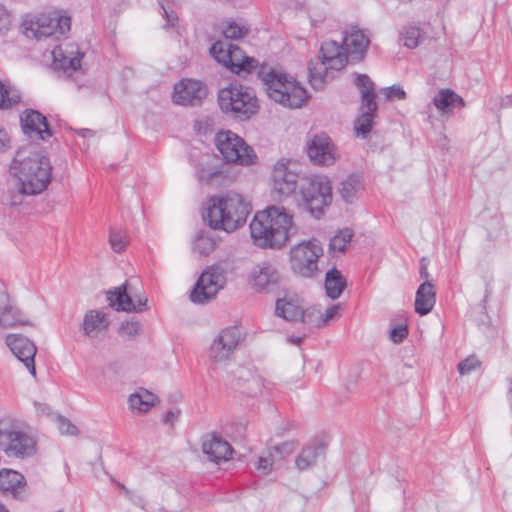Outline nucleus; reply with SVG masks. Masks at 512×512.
<instances>
[{
	"instance_id": "nucleus-1",
	"label": "nucleus",
	"mask_w": 512,
	"mask_h": 512,
	"mask_svg": "<svg viewBox=\"0 0 512 512\" xmlns=\"http://www.w3.org/2000/svg\"><path fill=\"white\" fill-rule=\"evenodd\" d=\"M249 227L254 245L262 249H280L296 232L293 215L277 205L258 211Z\"/></svg>"
},
{
	"instance_id": "nucleus-2",
	"label": "nucleus",
	"mask_w": 512,
	"mask_h": 512,
	"mask_svg": "<svg viewBox=\"0 0 512 512\" xmlns=\"http://www.w3.org/2000/svg\"><path fill=\"white\" fill-rule=\"evenodd\" d=\"M10 171L18 179L21 192L27 195H36L46 190L52 178L49 158L32 146L17 151Z\"/></svg>"
},
{
	"instance_id": "nucleus-3",
	"label": "nucleus",
	"mask_w": 512,
	"mask_h": 512,
	"mask_svg": "<svg viewBox=\"0 0 512 512\" xmlns=\"http://www.w3.org/2000/svg\"><path fill=\"white\" fill-rule=\"evenodd\" d=\"M250 212L251 205L242 195L228 193L209 199L205 218L212 229L231 233L245 225Z\"/></svg>"
},
{
	"instance_id": "nucleus-4",
	"label": "nucleus",
	"mask_w": 512,
	"mask_h": 512,
	"mask_svg": "<svg viewBox=\"0 0 512 512\" xmlns=\"http://www.w3.org/2000/svg\"><path fill=\"white\" fill-rule=\"evenodd\" d=\"M348 54L344 45L329 40L322 43L320 56L317 60H311L308 64V78L310 85L315 90H321L325 84L334 77V71L345 67Z\"/></svg>"
},
{
	"instance_id": "nucleus-5",
	"label": "nucleus",
	"mask_w": 512,
	"mask_h": 512,
	"mask_svg": "<svg viewBox=\"0 0 512 512\" xmlns=\"http://www.w3.org/2000/svg\"><path fill=\"white\" fill-rule=\"evenodd\" d=\"M260 77L268 97L274 102L295 109L307 101V91L294 78L274 69L262 70Z\"/></svg>"
},
{
	"instance_id": "nucleus-6",
	"label": "nucleus",
	"mask_w": 512,
	"mask_h": 512,
	"mask_svg": "<svg viewBox=\"0 0 512 512\" xmlns=\"http://www.w3.org/2000/svg\"><path fill=\"white\" fill-rule=\"evenodd\" d=\"M217 100L222 112L239 120L250 119L259 110L255 91L240 83H231L220 89Z\"/></svg>"
},
{
	"instance_id": "nucleus-7",
	"label": "nucleus",
	"mask_w": 512,
	"mask_h": 512,
	"mask_svg": "<svg viewBox=\"0 0 512 512\" xmlns=\"http://www.w3.org/2000/svg\"><path fill=\"white\" fill-rule=\"evenodd\" d=\"M355 85L361 94V106L353 130L357 138L365 139L372 130L377 110L374 84L367 75L359 74L355 77Z\"/></svg>"
},
{
	"instance_id": "nucleus-8",
	"label": "nucleus",
	"mask_w": 512,
	"mask_h": 512,
	"mask_svg": "<svg viewBox=\"0 0 512 512\" xmlns=\"http://www.w3.org/2000/svg\"><path fill=\"white\" fill-rule=\"evenodd\" d=\"M301 195L306 209L319 219L332 202L331 181L321 175L309 177L301 187Z\"/></svg>"
},
{
	"instance_id": "nucleus-9",
	"label": "nucleus",
	"mask_w": 512,
	"mask_h": 512,
	"mask_svg": "<svg viewBox=\"0 0 512 512\" xmlns=\"http://www.w3.org/2000/svg\"><path fill=\"white\" fill-rule=\"evenodd\" d=\"M215 145L228 163L248 166L254 164L257 159L254 150L245 143L243 138L230 130L219 131L215 136Z\"/></svg>"
},
{
	"instance_id": "nucleus-10",
	"label": "nucleus",
	"mask_w": 512,
	"mask_h": 512,
	"mask_svg": "<svg viewBox=\"0 0 512 512\" xmlns=\"http://www.w3.org/2000/svg\"><path fill=\"white\" fill-rule=\"evenodd\" d=\"M71 19L66 14L54 10L25 20V34L38 40L54 35L65 34L70 30Z\"/></svg>"
},
{
	"instance_id": "nucleus-11",
	"label": "nucleus",
	"mask_w": 512,
	"mask_h": 512,
	"mask_svg": "<svg viewBox=\"0 0 512 512\" xmlns=\"http://www.w3.org/2000/svg\"><path fill=\"white\" fill-rule=\"evenodd\" d=\"M323 248L317 239L302 241L290 250V266L294 273L302 277H313L318 271V260Z\"/></svg>"
},
{
	"instance_id": "nucleus-12",
	"label": "nucleus",
	"mask_w": 512,
	"mask_h": 512,
	"mask_svg": "<svg viewBox=\"0 0 512 512\" xmlns=\"http://www.w3.org/2000/svg\"><path fill=\"white\" fill-rule=\"evenodd\" d=\"M240 339L241 333L237 327L230 326L222 329L210 345L208 353L209 368L215 370L220 365L229 362L239 345Z\"/></svg>"
},
{
	"instance_id": "nucleus-13",
	"label": "nucleus",
	"mask_w": 512,
	"mask_h": 512,
	"mask_svg": "<svg viewBox=\"0 0 512 512\" xmlns=\"http://www.w3.org/2000/svg\"><path fill=\"white\" fill-rule=\"evenodd\" d=\"M0 450L9 457L24 458L35 452L34 439L9 422L0 423Z\"/></svg>"
},
{
	"instance_id": "nucleus-14",
	"label": "nucleus",
	"mask_w": 512,
	"mask_h": 512,
	"mask_svg": "<svg viewBox=\"0 0 512 512\" xmlns=\"http://www.w3.org/2000/svg\"><path fill=\"white\" fill-rule=\"evenodd\" d=\"M226 283L224 273L217 267H208L198 278L190 299L194 303L204 304L215 298Z\"/></svg>"
},
{
	"instance_id": "nucleus-15",
	"label": "nucleus",
	"mask_w": 512,
	"mask_h": 512,
	"mask_svg": "<svg viewBox=\"0 0 512 512\" xmlns=\"http://www.w3.org/2000/svg\"><path fill=\"white\" fill-rule=\"evenodd\" d=\"M208 95L207 85L201 80L183 78L174 84L172 101L180 106H199Z\"/></svg>"
},
{
	"instance_id": "nucleus-16",
	"label": "nucleus",
	"mask_w": 512,
	"mask_h": 512,
	"mask_svg": "<svg viewBox=\"0 0 512 512\" xmlns=\"http://www.w3.org/2000/svg\"><path fill=\"white\" fill-rule=\"evenodd\" d=\"M306 148L310 161L318 166L333 165L338 158L336 146L325 133L314 135Z\"/></svg>"
},
{
	"instance_id": "nucleus-17",
	"label": "nucleus",
	"mask_w": 512,
	"mask_h": 512,
	"mask_svg": "<svg viewBox=\"0 0 512 512\" xmlns=\"http://www.w3.org/2000/svg\"><path fill=\"white\" fill-rule=\"evenodd\" d=\"M297 164L291 160L281 159L272 170V187L281 195H290L298 184Z\"/></svg>"
},
{
	"instance_id": "nucleus-18",
	"label": "nucleus",
	"mask_w": 512,
	"mask_h": 512,
	"mask_svg": "<svg viewBox=\"0 0 512 512\" xmlns=\"http://www.w3.org/2000/svg\"><path fill=\"white\" fill-rule=\"evenodd\" d=\"M6 344L12 353L25 365L29 373L35 377V355L37 348L27 337L20 334H10L6 337Z\"/></svg>"
},
{
	"instance_id": "nucleus-19",
	"label": "nucleus",
	"mask_w": 512,
	"mask_h": 512,
	"mask_svg": "<svg viewBox=\"0 0 512 512\" xmlns=\"http://www.w3.org/2000/svg\"><path fill=\"white\" fill-rule=\"evenodd\" d=\"M21 126L30 139L47 140L52 137L46 117L39 111L27 109L21 115Z\"/></svg>"
},
{
	"instance_id": "nucleus-20",
	"label": "nucleus",
	"mask_w": 512,
	"mask_h": 512,
	"mask_svg": "<svg viewBox=\"0 0 512 512\" xmlns=\"http://www.w3.org/2000/svg\"><path fill=\"white\" fill-rule=\"evenodd\" d=\"M107 301L112 308L125 312H142L147 305L146 297L134 299L129 295L125 284L115 288L114 291H109Z\"/></svg>"
},
{
	"instance_id": "nucleus-21",
	"label": "nucleus",
	"mask_w": 512,
	"mask_h": 512,
	"mask_svg": "<svg viewBox=\"0 0 512 512\" xmlns=\"http://www.w3.org/2000/svg\"><path fill=\"white\" fill-rule=\"evenodd\" d=\"M279 279L278 269L268 261L256 265L251 274L252 285L258 291L269 290L279 282Z\"/></svg>"
},
{
	"instance_id": "nucleus-22",
	"label": "nucleus",
	"mask_w": 512,
	"mask_h": 512,
	"mask_svg": "<svg viewBox=\"0 0 512 512\" xmlns=\"http://www.w3.org/2000/svg\"><path fill=\"white\" fill-rule=\"evenodd\" d=\"M0 490L14 498H23L27 493L24 476L14 470H0Z\"/></svg>"
},
{
	"instance_id": "nucleus-23",
	"label": "nucleus",
	"mask_w": 512,
	"mask_h": 512,
	"mask_svg": "<svg viewBox=\"0 0 512 512\" xmlns=\"http://www.w3.org/2000/svg\"><path fill=\"white\" fill-rule=\"evenodd\" d=\"M109 324L110 319L105 312L98 309H91L84 315L82 330L89 338H97L107 331Z\"/></svg>"
},
{
	"instance_id": "nucleus-24",
	"label": "nucleus",
	"mask_w": 512,
	"mask_h": 512,
	"mask_svg": "<svg viewBox=\"0 0 512 512\" xmlns=\"http://www.w3.org/2000/svg\"><path fill=\"white\" fill-rule=\"evenodd\" d=\"M275 312L277 316L287 321H301L308 324V309L304 310L294 299H278L276 301Z\"/></svg>"
},
{
	"instance_id": "nucleus-25",
	"label": "nucleus",
	"mask_w": 512,
	"mask_h": 512,
	"mask_svg": "<svg viewBox=\"0 0 512 512\" xmlns=\"http://www.w3.org/2000/svg\"><path fill=\"white\" fill-rule=\"evenodd\" d=\"M435 302V286L430 281H424L416 291L415 312L421 316L427 315L433 309Z\"/></svg>"
},
{
	"instance_id": "nucleus-26",
	"label": "nucleus",
	"mask_w": 512,
	"mask_h": 512,
	"mask_svg": "<svg viewBox=\"0 0 512 512\" xmlns=\"http://www.w3.org/2000/svg\"><path fill=\"white\" fill-rule=\"evenodd\" d=\"M202 451L208 456L209 460L217 463L222 460H228L233 449L227 441L213 435L210 439L203 442Z\"/></svg>"
},
{
	"instance_id": "nucleus-27",
	"label": "nucleus",
	"mask_w": 512,
	"mask_h": 512,
	"mask_svg": "<svg viewBox=\"0 0 512 512\" xmlns=\"http://www.w3.org/2000/svg\"><path fill=\"white\" fill-rule=\"evenodd\" d=\"M433 104L441 115L452 114L455 108L465 106L463 98L448 88L439 90L433 98Z\"/></svg>"
},
{
	"instance_id": "nucleus-28",
	"label": "nucleus",
	"mask_w": 512,
	"mask_h": 512,
	"mask_svg": "<svg viewBox=\"0 0 512 512\" xmlns=\"http://www.w3.org/2000/svg\"><path fill=\"white\" fill-rule=\"evenodd\" d=\"M364 191L362 177L357 174H351L340 182L338 192L341 199L347 204L355 203Z\"/></svg>"
},
{
	"instance_id": "nucleus-29",
	"label": "nucleus",
	"mask_w": 512,
	"mask_h": 512,
	"mask_svg": "<svg viewBox=\"0 0 512 512\" xmlns=\"http://www.w3.org/2000/svg\"><path fill=\"white\" fill-rule=\"evenodd\" d=\"M53 64L55 68L62 69L65 73L76 72L81 67L83 54L76 51L69 52V55L61 48L57 47L53 50Z\"/></svg>"
},
{
	"instance_id": "nucleus-30",
	"label": "nucleus",
	"mask_w": 512,
	"mask_h": 512,
	"mask_svg": "<svg viewBox=\"0 0 512 512\" xmlns=\"http://www.w3.org/2000/svg\"><path fill=\"white\" fill-rule=\"evenodd\" d=\"M343 307L341 304H334L321 312L317 307L308 308V324L317 328L325 327L341 316Z\"/></svg>"
},
{
	"instance_id": "nucleus-31",
	"label": "nucleus",
	"mask_w": 512,
	"mask_h": 512,
	"mask_svg": "<svg viewBox=\"0 0 512 512\" xmlns=\"http://www.w3.org/2000/svg\"><path fill=\"white\" fill-rule=\"evenodd\" d=\"M227 57L228 63L226 67L237 74L241 72L250 73L257 65V61L254 58L246 56L242 49L236 45H233Z\"/></svg>"
},
{
	"instance_id": "nucleus-32",
	"label": "nucleus",
	"mask_w": 512,
	"mask_h": 512,
	"mask_svg": "<svg viewBox=\"0 0 512 512\" xmlns=\"http://www.w3.org/2000/svg\"><path fill=\"white\" fill-rule=\"evenodd\" d=\"M323 451L324 445L320 442H313L304 446L295 459L297 469L304 471L313 467Z\"/></svg>"
},
{
	"instance_id": "nucleus-33",
	"label": "nucleus",
	"mask_w": 512,
	"mask_h": 512,
	"mask_svg": "<svg viewBox=\"0 0 512 512\" xmlns=\"http://www.w3.org/2000/svg\"><path fill=\"white\" fill-rule=\"evenodd\" d=\"M1 298H5L3 301L0 299V326L12 327L18 324H28L24 320L22 312L10 303V300L6 294H3Z\"/></svg>"
},
{
	"instance_id": "nucleus-34",
	"label": "nucleus",
	"mask_w": 512,
	"mask_h": 512,
	"mask_svg": "<svg viewBox=\"0 0 512 512\" xmlns=\"http://www.w3.org/2000/svg\"><path fill=\"white\" fill-rule=\"evenodd\" d=\"M369 44V39L364 32L358 28H351L343 38V45L347 54L362 55Z\"/></svg>"
},
{
	"instance_id": "nucleus-35",
	"label": "nucleus",
	"mask_w": 512,
	"mask_h": 512,
	"mask_svg": "<svg viewBox=\"0 0 512 512\" xmlns=\"http://www.w3.org/2000/svg\"><path fill=\"white\" fill-rule=\"evenodd\" d=\"M157 397L150 391L139 388L128 399L129 407L139 414L148 412L154 405Z\"/></svg>"
},
{
	"instance_id": "nucleus-36",
	"label": "nucleus",
	"mask_w": 512,
	"mask_h": 512,
	"mask_svg": "<svg viewBox=\"0 0 512 512\" xmlns=\"http://www.w3.org/2000/svg\"><path fill=\"white\" fill-rule=\"evenodd\" d=\"M346 287V279L336 268L330 269L325 276V291L329 298L337 299Z\"/></svg>"
},
{
	"instance_id": "nucleus-37",
	"label": "nucleus",
	"mask_w": 512,
	"mask_h": 512,
	"mask_svg": "<svg viewBox=\"0 0 512 512\" xmlns=\"http://www.w3.org/2000/svg\"><path fill=\"white\" fill-rule=\"evenodd\" d=\"M389 339L394 344L402 343L409 335L408 318L405 314H398L390 319Z\"/></svg>"
},
{
	"instance_id": "nucleus-38",
	"label": "nucleus",
	"mask_w": 512,
	"mask_h": 512,
	"mask_svg": "<svg viewBox=\"0 0 512 512\" xmlns=\"http://www.w3.org/2000/svg\"><path fill=\"white\" fill-rule=\"evenodd\" d=\"M250 30L249 25L241 21L230 20L222 25V33L226 39L239 40L244 38Z\"/></svg>"
},
{
	"instance_id": "nucleus-39",
	"label": "nucleus",
	"mask_w": 512,
	"mask_h": 512,
	"mask_svg": "<svg viewBox=\"0 0 512 512\" xmlns=\"http://www.w3.org/2000/svg\"><path fill=\"white\" fill-rule=\"evenodd\" d=\"M287 445V443H283L282 445H276L273 448L269 449L266 455L260 456L255 467L256 470L261 475H268L272 471L273 464L275 462L274 455L281 454L282 450L285 449Z\"/></svg>"
},
{
	"instance_id": "nucleus-40",
	"label": "nucleus",
	"mask_w": 512,
	"mask_h": 512,
	"mask_svg": "<svg viewBox=\"0 0 512 512\" xmlns=\"http://www.w3.org/2000/svg\"><path fill=\"white\" fill-rule=\"evenodd\" d=\"M353 231L349 228L340 230L336 235L330 239L329 250L331 253H343L346 251L347 246L353 238Z\"/></svg>"
},
{
	"instance_id": "nucleus-41",
	"label": "nucleus",
	"mask_w": 512,
	"mask_h": 512,
	"mask_svg": "<svg viewBox=\"0 0 512 512\" xmlns=\"http://www.w3.org/2000/svg\"><path fill=\"white\" fill-rule=\"evenodd\" d=\"M216 247V240L208 233L200 232L193 242V251L201 256L209 255Z\"/></svg>"
},
{
	"instance_id": "nucleus-42",
	"label": "nucleus",
	"mask_w": 512,
	"mask_h": 512,
	"mask_svg": "<svg viewBox=\"0 0 512 512\" xmlns=\"http://www.w3.org/2000/svg\"><path fill=\"white\" fill-rule=\"evenodd\" d=\"M20 99V94L16 89L0 81V108H11L19 103Z\"/></svg>"
},
{
	"instance_id": "nucleus-43",
	"label": "nucleus",
	"mask_w": 512,
	"mask_h": 512,
	"mask_svg": "<svg viewBox=\"0 0 512 512\" xmlns=\"http://www.w3.org/2000/svg\"><path fill=\"white\" fill-rule=\"evenodd\" d=\"M232 47L233 44L219 40L212 44L210 53L217 60V62L226 67L228 63L227 56H229V52H231Z\"/></svg>"
},
{
	"instance_id": "nucleus-44",
	"label": "nucleus",
	"mask_w": 512,
	"mask_h": 512,
	"mask_svg": "<svg viewBox=\"0 0 512 512\" xmlns=\"http://www.w3.org/2000/svg\"><path fill=\"white\" fill-rule=\"evenodd\" d=\"M404 46L414 49L419 44L420 29L416 26H409L402 32Z\"/></svg>"
},
{
	"instance_id": "nucleus-45",
	"label": "nucleus",
	"mask_w": 512,
	"mask_h": 512,
	"mask_svg": "<svg viewBox=\"0 0 512 512\" xmlns=\"http://www.w3.org/2000/svg\"><path fill=\"white\" fill-rule=\"evenodd\" d=\"M141 332V323L139 321L123 322L119 328V334L126 339H132Z\"/></svg>"
},
{
	"instance_id": "nucleus-46",
	"label": "nucleus",
	"mask_w": 512,
	"mask_h": 512,
	"mask_svg": "<svg viewBox=\"0 0 512 512\" xmlns=\"http://www.w3.org/2000/svg\"><path fill=\"white\" fill-rule=\"evenodd\" d=\"M109 242L112 249L117 253L122 252L127 245V240L124 233L117 230L110 231Z\"/></svg>"
},
{
	"instance_id": "nucleus-47",
	"label": "nucleus",
	"mask_w": 512,
	"mask_h": 512,
	"mask_svg": "<svg viewBox=\"0 0 512 512\" xmlns=\"http://www.w3.org/2000/svg\"><path fill=\"white\" fill-rule=\"evenodd\" d=\"M55 422L61 434L71 436L78 434V428L69 419L61 415H57L55 417Z\"/></svg>"
},
{
	"instance_id": "nucleus-48",
	"label": "nucleus",
	"mask_w": 512,
	"mask_h": 512,
	"mask_svg": "<svg viewBox=\"0 0 512 512\" xmlns=\"http://www.w3.org/2000/svg\"><path fill=\"white\" fill-rule=\"evenodd\" d=\"M480 365L479 359L475 355H471L459 362L457 368L461 375H466L476 370Z\"/></svg>"
},
{
	"instance_id": "nucleus-49",
	"label": "nucleus",
	"mask_w": 512,
	"mask_h": 512,
	"mask_svg": "<svg viewBox=\"0 0 512 512\" xmlns=\"http://www.w3.org/2000/svg\"><path fill=\"white\" fill-rule=\"evenodd\" d=\"M220 171L216 168H198L197 169V178L200 182H204L210 184L214 181L215 178L219 177Z\"/></svg>"
},
{
	"instance_id": "nucleus-50",
	"label": "nucleus",
	"mask_w": 512,
	"mask_h": 512,
	"mask_svg": "<svg viewBox=\"0 0 512 512\" xmlns=\"http://www.w3.org/2000/svg\"><path fill=\"white\" fill-rule=\"evenodd\" d=\"M406 98V92L398 85L386 87V100H403Z\"/></svg>"
},
{
	"instance_id": "nucleus-51",
	"label": "nucleus",
	"mask_w": 512,
	"mask_h": 512,
	"mask_svg": "<svg viewBox=\"0 0 512 512\" xmlns=\"http://www.w3.org/2000/svg\"><path fill=\"white\" fill-rule=\"evenodd\" d=\"M10 15L6 8L0 4V33L7 31L10 27Z\"/></svg>"
},
{
	"instance_id": "nucleus-52",
	"label": "nucleus",
	"mask_w": 512,
	"mask_h": 512,
	"mask_svg": "<svg viewBox=\"0 0 512 512\" xmlns=\"http://www.w3.org/2000/svg\"><path fill=\"white\" fill-rule=\"evenodd\" d=\"M161 8L163 10V15L167 21L166 27H174L175 23L178 20L176 13L173 10H171L169 6H165L164 4H162Z\"/></svg>"
},
{
	"instance_id": "nucleus-53",
	"label": "nucleus",
	"mask_w": 512,
	"mask_h": 512,
	"mask_svg": "<svg viewBox=\"0 0 512 512\" xmlns=\"http://www.w3.org/2000/svg\"><path fill=\"white\" fill-rule=\"evenodd\" d=\"M10 147V138L8 133L0 127V153L7 151Z\"/></svg>"
},
{
	"instance_id": "nucleus-54",
	"label": "nucleus",
	"mask_w": 512,
	"mask_h": 512,
	"mask_svg": "<svg viewBox=\"0 0 512 512\" xmlns=\"http://www.w3.org/2000/svg\"><path fill=\"white\" fill-rule=\"evenodd\" d=\"M179 415H180L179 409L169 410L163 415V422L166 424L172 425L178 419Z\"/></svg>"
},
{
	"instance_id": "nucleus-55",
	"label": "nucleus",
	"mask_w": 512,
	"mask_h": 512,
	"mask_svg": "<svg viewBox=\"0 0 512 512\" xmlns=\"http://www.w3.org/2000/svg\"><path fill=\"white\" fill-rule=\"evenodd\" d=\"M419 275L422 280L429 281L430 274L428 272V262L425 257L420 260Z\"/></svg>"
},
{
	"instance_id": "nucleus-56",
	"label": "nucleus",
	"mask_w": 512,
	"mask_h": 512,
	"mask_svg": "<svg viewBox=\"0 0 512 512\" xmlns=\"http://www.w3.org/2000/svg\"><path fill=\"white\" fill-rule=\"evenodd\" d=\"M500 106L502 108H507L512 106V94L506 95L501 99Z\"/></svg>"
},
{
	"instance_id": "nucleus-57",
	"label": "nucleus",
	"mask_w": 512,
	"mask_h": 512,
	"mask_svg": "<svg viewBox=\"0 0 512 512\" xmlns=\"http://www.w3.org/2000/svg\"><path fill=\"white\" fill-rule=\"evenodd\" d=\"M116 485H117V487H118L119 489H121V490H122L123 494H124L127 498L132 499V492H131L128 488H126V487H125V485H123L122 483H119V482H117V483H116Z\"/></svg>"
},
{
	"instance_id": "nucleus-58",
	"label": "nucleus",
	"mask_w": 512,
	"mask_h": 512,
	"mask_svg": "<svg viewBox=\"0 0 512 512\" xmlns=\"http://www.w3.org/2000/svg\"><path fill=\"white\" fill-rule=\"evenodd\" d=\"M288 341L294 345H299L302 342V337L291 336L288 338Z\"/></svg>"
},
{
	"instance_id": "nucleus-59",
	"label": "nucleus",
	"mask_w": 512,
	"mask_h": 512,
	"mask_svg": "<svg viewBox=\"0 0 512 512\" xmlns=\"http://www.w3.org/2000/svg\"><path fill=\"white\" fill-rule=\"evenodd\" d=\"M134 503L136 504H139L141 506H143V503H144V499L141 497V496H134L132 494V499H131Z\"/></svg>"
},
{
	"instance_id": "nucleus-60",
	"label": "nucleus",
	"mask_w": 512,
	"mask_h": 512,
	"mask_svg": "<svg viewBox=\"0 0 512 512\" xmlns=\"http://www.w3.org/2000/svg\"><path fill=\"white\" fill-rule=\"evenodd\" d=\"M320 20L316 19L313 15H311V23L313 26H317Z\"/></svg>"
},
{
	"instance_id": "nucleus-61",
	"label": "nucleus",
	"mask_w": 512,
	"mask_h": 512,
	"mask_svg": "<svg viewBox=\"0 0 512 512\" xmlns=\"http://www.w3.org/2000/svg\"><path fill=\"white\" fill-rule=\"evenodd\" d=\"M171 0H159L160 2V5L162 6V4H164L165 6H168V4L170 3Z\"/></svg>"
},
{
	"instance_id": "nucleus-62",
	"label": "nucleus",
	"mask_w": 512,
	"mask_h": 512,
	"mask_svg": "<svg viewBox=\"0 0 512 512\" xmlns=\"http://www.w3.org/2000/svg\"><path fill=\"white\" fill-rule=\"evenodd\" d=\"M0 512H9L4 505L0 503Z\"/></svg>"
},
{
	"instance_id": "nucleus-63",
	"label": "nucleus",
	"mask_w": 512,
	"mask_h": 512,
	"mask_svg": "<svg viewBox=\"0 0 512 512\" xmlns=\"http://www.w3.org/2000/svg\"><path fill=\"white\" fill-rule=\"evenodd\" d=\"M509 391L512 393V380L510 381V389Z\"/></svg>"
}]
</instances>
